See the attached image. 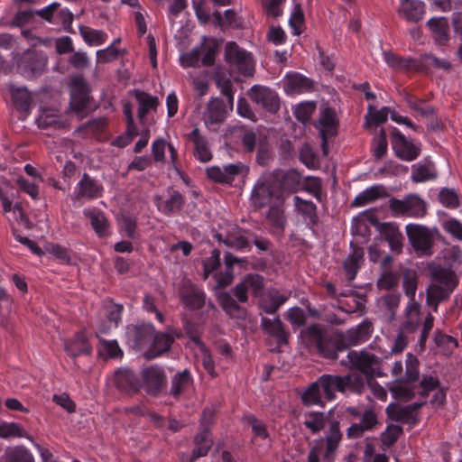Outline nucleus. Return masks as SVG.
Returning <instances> with one entry per match:
<instances>
[{
    "instance_id": "11",
    "label": "nucleus",
    "mask_w": 462,
    "mask_h": 462,
    "mask_svg": "<svg viewBox=\"0 0 462 462\" xmlns=\"http://www.w3.org/2000/svg\"><path fill=\"white\" fill-rule=\"evenodd\" d=\"M227 108L224 101L218 97L211 98L203 112V121L211 131H217L225 122Z\"/></svg>"
},
{
    "instance_id": "18",
    "label": "nucleus",
    "mask_w": 462,
    "mask_h": 462,
    "mask_svg": "<svg viewBox=\"0 0 462 462\" xmlns=\"http://www.w3.org/2000/svg\"><path fill=\"white\" fill-rule=\"evenodd\" d=\"M393 147L396 154L405 161H413L420 154V148L407 140L397 129L393 131Z\"/></svg>"
},
{
    "instance_id": "26",
    "label": "nucleus",
    "mask_w": 462,
    "mask_h": 462,
    "mask_svg": "<svg viewBox=\"0 0 462 462\" xmlns=\"http://www.w3.org/2000/svg\"><path fill=\"white\" fill-rule=\"evenodd\" d=\"M390 390L395 398L404 401H409L419 393L417 382L402 378H397Z\"/></svg>"
},
{
    "instance_id": "61",
    "label": "nucleus",
    "mask_w": 462,
    "mask_h": 462,
    "mask_svg": "<svg viewBox=\"0 0 462 462\" xmlns=\"http://www.w3.org/2000/svg\"><path fill=\"white\" fill-rule=\"evenodd\" d=\"M389 114L388 107H383L379 110L375 109L372 105L368 106V113L365 116L366 124L380 125L387 121Z\"/></svg>"
},
{
    "instance_id": "64",
    "label": "nucleus",
    "mask_w": 462,
    "mask_h": 462,
    "mask_svg": "<svg viewBox=\"0 0 462 462\" xmlns=\"http://www.w3.org/2000/svg\"><path fill=\"white\" fill-rule=\"evenodd\" d=\"M248 291H251L254 296H259L263 288V280L262 276L257 274H248L243 279Z\"/></svg>"
},
{
    "instance_id": "23",
    "label": "nucleus",
    "mask_w": 462,
    "mask_h": 462,
    "mask_svg": "<svg viewBox=\"0 0 462 462\" xmlns=\"http://www.w3.org/2000/svg\"><path fill=\"white\" fill-rule=\"evenodd\" d=\"M182 302L190 310H199L205 303V293L190 282L183 284L180 290Z\"/></svg>"
},
{
    "instance_id": "41",
    "label": "nucleus",
    "mask_w": 462,
    "mask_h": 462,
    "mask_svg": "<svg viewBox=\"0 0 462 462\" xmlns=\"http://www.w3.org/2000/svg\"><path fill=\"white\" fill-rule=\"evenodd\" d=\"M440 385L439 380L437 376L423 375L420 383L418 382L419 394L422 398L420 402H415V408L422 406L426 402L429 393L435 391Z\"/></svg>"
},
{
    "instance_id": "15",
    "label": "nucleus",
    "mask_w": 462,
    "mask_h": 462,
    "mask_svg": "<svg viewBox=\"0 0 462 462\" xmlns=\"http://www.w3.org/2000/svg\"><path fill=\"white\" fill-rule=\"evenodd\" d=\"M338 122L335 111L329 107L324 108L319 116V129L322 139V151L325 155L328 153V139L337 134Z\"/></svg>"
},
{
    "instance_id": "21",
    "label": "nucleus",
    "mask_w": 462,
    "mask_h": 462,
    "mask_svg": "<svg viewBox=\"0 0 462 462\" xmlns=\"http://www.w3.org/2000/svg\"><path fill=\"white\" fill-rule=\"evenodd\" d=\"M220 265V252L217 249L213 250L210 256L204 261V274L207 278L212 274L217 280L218 286L224 287L229 284L232 281L233 275L230 273H222L217 272Z\"/></svg>"
},
{
    "instance_id": "33",
    "label": "nucleus",
    "mask_w": 462,
    "mask_h": 462,
    "mask_svg": "<svg viewBox=\"0 0 462 462\" xmlns=\"http://www.w3.org/2000/svg\"><path fill=\"white\" fill-rule=\"evenodd\" d=\"M261 327L264 332L274 337L279 344L287 341V334L279 318L269 319L263 317L261 319Z\"/></svg>"
},
{
    "instance_id": "54",
    "label": "nucleus",
    "mask_w": 462,
    "mask_h": 462,
    "mask_svg": "<svg viewBox=\"0 0 462 462\" xmlns=\"http://www.w3.org/2000/svg\"><path fill=\"white\" fill-rule=\"evenodd\" d=\"M280 177V181L282 185V190L285 193V199L290 193L296 192L299 186V176L296 172L288 171L283 174L275 172Z\"/></svg>"
},
{
    "instance_id": "51",
    "label": "nucleus",
    "mask_w": 462,
    "mask_h": 462,
    "mask_svg": "<svg viewBox=\"0 0 462 462\" xmlns=\"http://www.w3.org/2000/svg\"><path fill=\"white\" fill-rule=\"evenodd\" d=\"M173 342V338L166 333H159L154 337L151 355L152 357L168 351Z\"/></svg>"
},
{
    "instance_id": "13",
    "label": "nucleus",
    "mask_w": 462,
    "mask_h": 462,
    "mask_svg": "<svg viewBox=\"0 0 462 462\" xmlns=\"http://www.w3.org/2000/svg\"><path fill=\"white\" fill-rule=\"evenodd\" d=\"M213 417L214 412L211 409L204 410L201 416L203 430L195 437V448L192 452V459L206 456L212 445V439L207 427L211 423Z\"/></svg>"
},
{
    "instance_id": "60",
    "label": "nucleus",
    "mask_w": 462,
    "mask_h": 462,
    "mask_svg": "<svg viewBox=\"0 0 462 462\" xmlns=\"http://www.w3.org/2000/svg\"><path fill=\"white\" fill-rule=\"evenodd\" d=\"M439 200L442 206L448 208H457L459 205V199L457 192L452 189L444 188L439 193Z\"/></svg>"
},
{
    "instance_id": "28",
    "label": "nucleus",
    "mask_w": 462,
    "mask_h": 462,
    "mask_svg": "<svg viewBox=\"0 0 462 462\" xmlns=\"http://www.w3.org/2000/svg\"><path fill=\"white\" fill-rule=\"evenodd\" d=\"M64 348L68 355L72 357L81 355H89L91 353V347L83 332H79L76 334L73 338L67 340L64 343Z\"/></svg>"
},
{
    "instance_id": "2",
    "label": "nucleus",
    "mask_w": 462,
    "mask_h": 462,
    "mask_svg": "<svg viewBox=\"0 0 462 462\" xmlns=\"http://www.w3.org/2000/svg\"><path fill=\"white\" fill-rule=\"evenodd\" d=\"M285 199L280 177L273 172L261 175L251 192V202L256 208L271 205H283Z\"/></svg>"
},
{
    "instance_id": "47",
    "label": "nucleus",
    "mask_w": 462,
    "mask_h": 462,
    "mask_svg": "<svg viewBox=\"0 0 462 462\" xmlns=\"http://www.w3.org/2000/svg\"><path fill=\"white\" fill-rule=\"evenodd\" d=\"M383 60L393 69L410 70L414 67V60L400 57L393 52L384 51Z\"/></svg>"
},
{
    "instance_id": "38",
    "label": "nucleus",
    "mask_w": 462,
    "mask_h": 462,
    "mask_svg": "<svg viewBox=\"0 0 462 462\" xmlns=\"http://www.w3.org/2000/svg\"><path fill=\"white\" fill-rule=\"evenodd\" d=\"M2 462H34V458L24 446H15L5 450Z\"/></svg>"
},
{
    "instance_id": "62",
    "label": "nucleus",
    "mask_w": 462,
    "mask_h": 462,
    "mask_svg": "<svg viewBox=\"0 0 462 462\" xmlns=\"http://www.w3.org/2000/svg\"><path fill=\"white\" fill-rule=\"evenodd\" d=\"M315 108L316 104L313 101L301 102L295 106L294 115L299 121L305 123L310 118Z\"/></svg>"
},
{
    "instance_id": "34",
    "label": "nucleus",
    "mask_w": 462,
    "mask_h": 462,
    "mask_svg": "<svg viewBox=\"0 0 462 462\" xmlns=\"http://www.w3.org/2000/svg\"><path fill=\"white\" fill-rule=\"evenodd\" d=\"M217 238L219 242H222L226 246L236 250H243L249 246L248 241L243 236L241 231L236 226H233L232 230L226 232V234H218Z\"/></svg>"
},
{
    "instance_id": "3",
    "label": "nucleus",
    "mask_w": 462,
    "mask_h": 462,
    "mask_svg": "<svg viewBox=\"0 0 462 462\" xmlns=\"http://www.w3.org/2000/svg\"><path fill=\"white\" fill-rule=\"evenodd\" d=\"M342 437L343 434L339 429V422L336 420L330 422L325 439L315 440L313 447L309 452L308 461L333 462Z\"/></svg>"
},
{
    "instance_id": "58",
    "label": "nucleus",
    "mask_w": 462,
    "mask_h": 462,
    "mask_svg": "<svg viewBox=\"0 0 462 462\" xmlns=\"http://www.w3.org/2000/svg\"><path fill=\"white\" fill-rule=\"evenodd\" d=\"M405 99L409 107L418 113L420 116L427 117L433 114V108L426 104L423 100L418 99L411 95H407Z\"/></svg>"
},
{
    "instance_id": "35",
    "label": "nucleus",
    "mask_w": 462,
    "mask_h": 462,
    "mask_svg": "<svg viewBox=\"0 0 462 462\" xmlns=\"http://www.w3.org/2000/svg\"><path fill=\"white\" fill-rule=\"evenodd\" d=\"M191 138L195 145V157L202 162H208L212 159V152L204 136L199 134L198 128L192 130Z\"/></svg>"
},
{
    "instance_id": "16",
    "label": "nucleus",
    "mask_w": 462,
    "mask_h": 462,
    "mask_svg": "<svg viewBox=\"0 0 462 462\" xmlns=\"http://www.w3.org/2000/svg\"><path fill=\"white\" fill-rule=\"evenodd\" d=\"M290 292H282L276 288L267 289L259 300L260 309L266 314H274L290 298Z\"/></svg>"
},
{
    "instance_id": "49",
    "label": "nucleus",
    "mask_w": 462,
    "mask_h": 462,
    "mask_svg": "<svg viewBox=\"0 0 462 462\" xmlns=\"http://www.w3.org/2000/svg\"><path fill=\"white\" fill-rule=\"evenodd\" d=\"M294 203L296 209L299 212H300L303 216H305L307 218H309L310 222L312 225L317 224V207L313 202L302 199L301 198L295 196Z\"/></svg>"
},
{
    "instance_id": "6",
    "label": "nucleus",
    "mask_w": 462,
    "mask_h": 462,
    "mask_svg": "<svg viewBox=\"0 0 462 462\" xmlns=\"http://www.w3.org/2000/svg\"><path fill=\"white\" fill-rule=\"evenodd\" d=\"M14 61L17 70L23 77L31 79L42 74L47 65V57L42 52L28 50L19 54H14Z\"/></svg>"
},
{
    "instance_id": "10",
    "label": "nucleus",
    "mask_w": 462,
    "mask_h": 462,
    "mask_svg": "<svg viewBox=\"0 0 462 462\" xmlns=\"http://www.w3.org/2000/svg\"><path fill=\"white\" fill-rule=\"evenodd\" d=\"M248 168L242 162L231 163L223 167L212 166L207 169V176L211 180L221 184H231L237 176L245 175Z\"/></svg>"
},
{
    "instance_id": "39",
    "label": "nucleus",
    "mask_w": 462,
    "mask_h": 462,
    "mask_svg": "<svg viewBox=\"0 0 462 462\" xmlns=\"http://www.w3.org/2000/svg\"><path fill=\"white\" fill-rule=\"evenodd\" d=\"M401 301V295L390 293L378 300V306L384 316L393 320L396 315Z\"/></svg>"
},
{
    "instance_id": "42",
    "label": "nucleus",
    "mask_w": 462,
    "mask_h": 462,
    "mask_svg": "<svg viewBox=\"0 0 462 462\" xmlns=\"http://www.w3.org/2000/svg\"><path fill=\"white\" fill-rule=\"evenodd\" d=\"M170 152V158L173 165L177 161V151L171 143H167L163 139H158L152 143V155L156 162H163L165 161V149Z\"/></svg>"
},
{
    "instance_id": "63",
    "label": "nucleus",
    "mask_w": 462,
    "mask_h": 462,
    "mask_svg": "<svg viewBox=\"0 0 462 462\" xmlns=\"http://www.w3.org/2000/svg\"><path fill=\"white\" fill-rule=\"evenodd\" d=\"M198 347L199 351V358L201 360L204 369L211 377H216L217 372L215 370L214 361L208 349L205 346L203 343H199V346Z\"/></svg>"
},
{
    "instance_id": "22",
    "label": "nucleus",
    "mask_w": 462,
    "mask_h": 462,
    "mask_svg": "<svg viewBox=\"0 0 462 462\" xmlns=\"http://www.w3.org/2000/svg\"><path fill=\"white\" fill-rule=\"evenodd\" d=\"M398 14L407 22L416 23L425 14V5L420 0H400Z\"/></svg>"
},
{
    "instance_id": "31",
    "label": "nucleus",
    "mask_w": 462,
    "mask_h": 462,
    "mask_svg": "<svg viewBox=\"0 0 462 462\" xmlns=\"http://www.w3.org/2000/svg\"><path fill=\"white\" fill-rule=\"evenodd\" d=\"M193 388V380L189 370L176 374L171 379V394L179 397L182 393H189Z\"/></svg>"
},
{
    "instance_id": "8",
    "label": "nucleus",
    "mask_w": 462,
    "mask_h": 462,
    "mask_svg": "<svg viewBox=\"0 0 462 462\" xmlns=\"http://www.w3.org/2000/svg\"><path fill=\"white\" fill-rule=\"evenodd\" d=\"M341 364L370 376L373 374L374 367L379 364V357L368 349H363L359 352L353 350L348 352L346 359L341 360Z\"/></svg>"
},
{
    "instance_id": "44",
    "label": "nucleus",
    "mask_w": 462,
    "mask_h": 462,
    "mask_svg": "<svg viewBox=\"0 0 462 462\" xmlns=\"http://www.w3.org/2000/svg\"><path fill=\"white\" fill-rule=\"evenodd\" d=\"M328 417L323 412H307L304 414V426L313 434L322 430L327 424Z\"/></svg>"
},
{
    "instance_id": "40",
    "label": "nucleus",
    "mask_w": 462,
    "mask_h": 462,
    "mask_svg": "<svg viewBox=\"0 0 462 462\" xmlns=\"http://www.w3.org/2000/svg\"><path fill=\"white\" fill-rule=\"evenodd\" d=\"M8 90L15 106L23 112H28L32 102L28 90L25 88H17L14 85H9Z\"/></svg>"
},
{
    "instance_id": "55",
    "label": "nucleus",
    "mask_w": 462,
    "mask_h": 462,
    "mask_svg": "<svg viewBox=\"0 0 462 462\" xmlns=\"http://www.w3.org/2000/svg\"><path fill=\"white\" fill-rule=\"evenodd\" d=\"M419 359L408 353L405 360V375L402 379L417 382L420 378Z\"/></svg>"
},
{
    "instance_id": "46",
    "label": "nucleus",
    "mask_w": 462,
    "mask_h": 462,
    "mask_svg": "<svg viewBox=\"0 0 462 462\" xmlns=\"http://www.w3.org/2000/svg\"><path fill=\"white\" fill-rule=\"evenodd\" d=\"M135 98L139 104L138 117L140 120H143L149 110L155 108L158 105V98L156 97L142 91H136Z\"/></svg>"
},
{
    "instance_id": "29",
    "label": "nucleus",
    "mask_w": 462,
    "mask_h": 462,
    "mask_svg": "<svg viewBox=\"0 0 462 462\" xmlns=\"http://www.w3.org/2000/svg\"><path fill=\"white\" fill-rule=\"evenodd\" d=\"M155 203L159 211L165 215H169L181 209L184 204V199L180 192L176 190H170L169 198H157Z\"/></svg>"
},
{
    "instance_id": "25",
    "label": "nucleus",
    "mask_w": 462,
    "mask_h": 462,
    "mask_svg": "<svg viewBox=\"0 0 462 462\" xmlns=\"http://www.w3.org/2000/svg\"><path fill=\"white\" fill-rule=\"evenodd\" d=\"M318 381L321 386L325 397L329 401L335 399L336 392H345L344 382L346 379H343V376L324 374L320 376Z\"/></svg>"
},
{
    "instance_id": "12",
    "label": "nucleus",
    "mask_w": 462,
    "mask_h": 462,
    "mask_svg": "<svg viewBox=\"0 0 462 462\" xmlns=\"http://www.w3.org/2000/svg\"><path fill=\"white\" fill-rule=\"evenodd\" d=\"M166 375L162 367L151 365L142 371V386L147 393L156 395L164 389Z\"/></svg>"
},
{
    "instance_id": "4",
    "label": "nucleus",
    "mask_w": 462,
    "mask_h": 462,
    "mask_svg": "<svg viewBox=\"0 0 462 462\" xmlns=\"http://www.w3.org/2000/svg\"><path fill=\"white\" fill-rule=\"evenodd\" d=\"M457 284L456 275L453 272L447 269L436 271L431 284L428 288L427 302L434 304V310H436L438 303L447 299Z\"/></svg>"
},
{
    "instance_id": "57",
    "label": "nucleus",
    "mask_w": 462,
    "mask_h": 462,
    "mask_svg": "<svg viewBox=\"0 0 462 462\" xmlns=\"http://www.w3.org/2000/svg\"><path fill=\"white\" fill-rule=\"evenodd\" d=\"M98 352L101 356L116 358L123 356V351L116 340L100 339Z\"/></svg>"
},
{
    "instance_id": "53",
    "label": "nucleus",
    "mask_w": 462,
    "mask_h": 462,
    "mask_svg": "<svg viewBox=\"0 0 462 462\" xmlns=\"http://www.w3.org/2000/svg\"><path fill=\"white\" fill-rule=\"evenodd\" d=\"M269 209L266 213V218L270 223L277 227L283 228L286 223L283 205H271L268 206Z\"/></svg>"
},
{
    "instance_id": "37",
    "label": "nucleus",
    "mask_w": 462,
    "mask_h": 462,
    "mask_svg": "<svg viewBox=\"0 0 462 462\" xmlns=\"http://www.w3.org/2000/svg\"><path fill=\"white\" fill-rule=\"evenodd\" d=\"M420 305L415 299L408 300L404 309L405 321L403 327L411 331H415L420 324Z\"/></svg>"
},
{
    "instance_id": "1",
    "label": "nucleus",
    "mask_w": 462,
    "mask_h": 462,
    "mask_svg": "<svg viewBox=\"0 0 462 462\" xmlns=\"http://www.w3.org/2000/svg\"><path fill=\"white\" fill-rule=\"evenodd\" d=\"M373 332L371 322L363 321L344 333L328 332L319 325H311L301 331L300 337L309 347L328 359H337V353L367 341Z\"/></svg>"
},
{
    "instance_id": "14",
    "label": "nucleus",
    "mask_w": 462,
    "mask_h": 462,
    "mask_svg": "<svg viewBox=\"0 0 462 462\" xmlns=\"http://www.w3.org/2000/svg\"><path fill=\"white\" fill-rule=\"evenodd\" d=\"M249 97L254 103L268 112L275 113L279 110L278 95L270 88L254 85L249 90Z\"/></svg>"
},
{
    "instance_id": "56",
    "label": "nucleus",
    "mask_w": 462,
    "mask_h": 462,
    "mask_svg": "<svg viewBox=\"0 0 462 462\" xmlns=\"http://www.w3.org/2000/svg\"><path fill=\"white\" fill-rule=\"evenodd\" d=\"M363 260V254L361 252L355 251L350 254L344 262V268L348 275L349 280H354L359 268L360 263Z\"/></svg>"
},
{
    "instance_id": "59",
    "label": "nucleus",
    "mask_w": 462,
    "mask_h": 462,
    "mask_svg": "<svg viewBox=\"0 0 462 462\" xmlns=\"http://www.w3.org/2000/svg\"><path fill=\"white\" fill-rule=\"evenodd\" d=\"M125 51L117 49L113 45L98 50L96 53L97 63H108L116 60L120 55L124 54Z\"/></svg>"
},
{
    "instance_id": "27",
    "label": "nucleus",
    "mask_w": 462,
    "mask_h": 462,
    "mask_svg": "<svg viewBox=\"0 0 462 462\" xmlns=\"http://www.w3.org/2000/svg\"><path fill=\"white\" fill-rule=\"evenodd\" d=\"M386 196L387 192L383 185H373L357 194L352 201L351 206L356 208L364 207Z\"/></svg>"
},
{
    "instance_id": "36",
    "label": "nucleus",
    "mask_w": 462,
    "mask_h": 462,
    "mask_svg": "<svg viewBox=\"0 0 462 462\" xmlns=\"http://www.w3.org/2000/svg\"><path fill=\"white\" fill-rule=\"evenodd\" d=\"M114 383L118 389L124 391L137 389V380L133 371L126 368H121L115 372Z\"/></svg>"
},
{
    "instance_id": "17",
    "label": "nucleus",
    "mask_w": 462,
    "mask_h": 462,
    "mask_svg": "<svg viewBox=\"0 0 462 462\" xmlns=\"http://www.w3.org/2000/svg\"><path fill=\"white\" fill-rule=\"evenodd\" d=\"M70 107L79 115L82 114L88 102L87 85L81 78H75L70 83Z\"/></svg>"
},
{
    "instance_id": "9",
    "label": "nucleus",
    "mask_w": 462,
    "mask_h": 462,
    "mask_svg": "<svg viewBox=\"0 0 462 462\" xmlns=\"http://www.w3.org/2000/svg\"><path fill=\"white\" fill-rule=\"evenodd\" d=\"M405 229L410 243L418 254L420 255L432 254V237L426 227L417 224H408Z\"/></svg>"
},
{
    "instance_id": "48",
    "label": "nucleus",
    "mask_w": 462,
    "mask_h": 462,
    "mask_svg": "<svg viewBox=\"0 0 462 462\" xmlns=\"http://www.w3.org/2000/svg\"><path fill=\"white\" fill-rule=\"evenodd\" d=\"M79 32L85 42L90 46L101 45L107 39V34L105 32L87 26L80 27Z\"/></svg>"
},
{
    "instance_id": "45",
    "label": "nucleus",
    "mask_w": 462,
    "mask_h": 462,
    "mask_svg": "<svg viewBox=\"0 0 462 462\" xmlns=\"http://www.w3.org/2000/svg\"><path fill=\"white\" fill-rule=\"evenodd\" d=\"M437 176L433 164L417 163L412 166L411 180L414 182H424L435 179Z\"/></svg>"
},
{
    "instance_id": "43",
    "label": "nucleus",
    "mask_w": 462,
    "mask_h": 462,
    "mask_svg": "<svg viewBox=\"0 0 462 462\" xmlns=\"http://www.w3.org/2000/svg\"><path fill=\"white\" fill-rule=\"evenodd\" d=\"M30 439L24 428L17 422L2 421L0 423V439Z\"/></svg>"
},
{
    "instance_id": "30",
    "label": "nucleus",
    "mask_w": 462,
    "mask_h": 462,
    "mask_svg": "<svg viewBox=\"0 0 462 462\" xmlns=\"http://www.w3.org/2000/svg\"><path fill=\"white\" fill-rule=\"evenodd\" d=\"M83 213L89 218L91 226L99 236L105 237L109 235V224L102 211L96 208H86Z\"/></svg>"
},
{
    "instance_id": "52",
    "label": "nucleus",
    "mask_w": 462,
    "mask_h": 462,
    "mask_svg": "<svg viewBox=\"0 0 462 462\" xmlns=\"http://www.w3.org/2000/svg\"><path fill=\"white\" fill-rule=\"evenodd\" d=\"M58 111L53 108H41L40 114L36 118V123L40 128L45 129L59 123Z\"/></svg>"
},
{
    "instance_id": "5",
    "label": "nucleus",
    "mask_w": 462,
    "mask_h": 462,
    "mask_svg": "<svg viewBox=\"0 0 462 462\" xmlns=\"http://www.w3.org/2000/svg\"><path fill=\"white\" fill-rule=\"evenodd\" d=\"M389 208L393 216L409 217H422L427 211L426 202L417 194H408L403 199L392 198L389 200Z\"/></svg>"
},
{
    "instance_id": "7",
    "label": "nucleus",
    "mask_w": 462,
    "mask_h": 462,
    "mask_svg": "<svg viewBox=\"0 0 462 462\" xmlns=\"http://www.w3.org/2000/svg\"><path fill=\"white\" fill-rule=\"evenodd\" d=\"M225 58L233 69L242 75L251 76L254 71V63L252 56L241 49L236 42H228L225 48Z\"/></svg>"
},
{
    "instance_id": "20",
    "label": "nucleus",
    "mask_w": 462,
    "mask_h": 462,
    "mask_svg": "<svg viewBox=\"0 0 462 462\" xmlns=\"http://www.w3.org/2000/svg\"><path fill=\"white\" fill-rule=\"evenodd\" d=\"M283 88L288 95L302 94L313 88V82L300 73L291 72L283 79Z\"/></svg>"
},
{
    "instance_id": "32",
    "label": "nucleus",
    "mask_w": 462,
    "mask_h": 462,
    "mask_svg": "<svg viewBox=\"0 0 462 462\" xmlns=\"http://www.w3.org/2000/svg\"><path fill=\"white\" fill-rule=\"evenodd\" d=\"M381 233L388 242L390 248L400 253L402 248L403 236L398 226L394 223H383Z\"/></svg>"
},
{
    "instance_id": "19",
    "label": "nucleus",
    "mask_w": 462,
    "mask_h": 462,
    "mask_svg": "<svg viewBox=\"0 0 462 462\" xmlns=\"http://www.w3.org/2000/svg\"><path fill=\"white\" fill-rule=\"evenodd\" d=\"M103 187L96 180L85 173L77 184L73 195L74 199H94L102 196Z\"/></svg>"
},
{
    "instance_id": "50",
    "label": "nucleus",
    "mask_w": 462,
    "mask_h": 462,
    "mask_svg": "<svg viewBox=\"0 0 462 462\" xmlns=\"http://www.w3.org/2000/svg\"><path fill=\"white\" fill-rule=\"evenodd\" d=\"M321 386L319 381L312 383L301 394L302 402L305 405H319L321 401Z\"/></svg>"
},
{
    "instance_id": "24",
    "label": "nucleus",
    "mask_w": 462,
    "mask_h": 462,
    "mask_svg": "<svg viewBox=\"0 0 462 462\" xmlns=\"http://www.w3.org/2000/svg\"><path fill=\"white\" fill-rule=\"evenodd\" d=\"M431 35L438 45H445L449 41V24L445 17H433L427 22Z\"/></svg>"
}]
</instances>
